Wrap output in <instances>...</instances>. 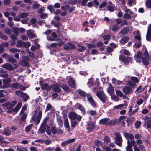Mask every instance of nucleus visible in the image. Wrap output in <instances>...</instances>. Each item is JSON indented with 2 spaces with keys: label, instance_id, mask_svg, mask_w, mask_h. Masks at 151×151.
Returning <instances> with one entry per match:
<instances>
[{
  "label": "nucleus",
  "instance_id": "603ef678",
  "mask_svg": "<svg viewBox=\"0 0 151 151\" xmlns=\"http://www.w3.org/2000/svg\"><path fill=\"white\" fill-rule=\"evenodd\" d=\"M19 86H20V85L19 83H14L12 84L11 87L12 88L17 89L19 88Z\"/></svg>",
  "mask_w": 151,
  "mask_h": 151
},
{
  "label": "nucleus",
  "instance_id": "423d86ee",
  "mask_svg": "<svg viewBox=\"0 0 151 151\" xmlns=\"http://www.w3.org/2000/svg\"><path fill=\"white\" fill-rule=\"evenodd\" d=\"M86 97L88 101L91 104L92 106L96 107V103L94 100L92 98L91 93H88Z\"/></svg>",
  "mask_w": 151,
  "mask_h": 151
},
{
  "label": "nucleus",
  "instance_id": "473e14b6",
  "mask_svg": "<svg viewBox=\"0 0 151 151\" xmlns=\"http://www.w3.org/2000/svg\"><path fill=\"white\" fill-rule=\"evenodd\" d=\"M78 93L81 96L84 98L87 95V94L85 91H82L81 90H79L78 91Z\"/></svg>",
  "mask_w": 151,
  "mask_h": 151
},
{
  "label": "nucleus",
  "instance_id": "6ab92c4d",
  "mask_svg": "<svg viewBox=\"0 0 151 151\" xmlns=\"http://www.w3.org/2000/svg\"><path fill=\"white\" fill-rule=\"evenodd\" d=\"M61 88L67 92H69L70 91L69 87L65 84L61 85Z\"/></svg>",
  "mask_w": 151,
  "mask_h": 151
},
{
  "label": "nucleus",
  "instance_id": "680f3d73",
  "mask_svg": "<svg viewBox=\"0 0 151 151\" xmlns=\"http://www.w3.org/2000/svg\"><path fill=\"white\" fill-rule=\"evenodd\" d=\"M78 108L83 113H85V109L83 106L81 105H80L78 106Z\"/></svg>",
  "mask_w": 151,
  "mask_h": 151
},
{
  "label": "nucleus",
  "instance_id": "412c9836",
  "mask_svg": "<svg viewBox=\"0 0 151 151\" xmlns=\"http://www.w3.org/2000/svg\"><path fill=\"white\" fill-rule=\"evenodd\" d=\"M142 50H144L143 54L145 57L147 59H149V55L147 48L145 46H144V47L142 49Z\"/></svg>",
  "mask_w": 151,
  "mask_h": 151
},
{
  "label": "nucleus",
  "instance_id": "f8f14e48",
  "mask_svg": "<svg viewBox=\"0 0 151 151\" xmlns=\"http://www.w3.org/2000/svg\"><path fill=\"white\" fill-rule=\"evenodd\" d=\"M130 30L129 27H126L122 28L119 33L122 34L123 35H126L129 32Z\"/></svg>",
  "mask_w": 151,
  "mask_h": 151
},
{
  "label": "nucleus",
  "instance_id": "c03bdc74",
  "mask_svg": "<svg viewBox=\"0 0 151 151\" xmlns=\"http://www.w3.org/2000/svg\"><path fill=\"white\" fill-rule=\"evenodd\" d=\"M95 145L97 147H99V146L102 145H103L102 142L99 140H95L94 142Z\"/></svg>",
  "mask_w": 151,
  "mask_h": 151
},
{
  "label": "nucleus",
  "instance_id": "13d9d810",
  "mask_svg": "<svg viewBox=\"0 0 151 151\" xmlns=\"http://www.w3.org/2000/svg\"><path fill=\"white\" fill-rule=\"evenodd\" d=\"M124 18L127 19H130L131 18V16L128 13H125L124 16Z\"/></svg>",
  "mask_w": 151,
  "mask_h": 151
},
{
  "label": "nucleus",
  "instance_id": "0eeeda50",
  "mask_svg": "<svg viewBox=\"0 0 151 151\" xmlns=\"http://www.w3.org/2000/svg\"><path fill=\"white\" fill-rule=\"evenodd\" d=\"M61 84H54L52 86L53 91L54 92L60 93L61 90Z\"/></svg>",
  "mask_w": 151,
  "mask_h": 151
},
{
  "label": "nucleus",
  "instance_id": "39448f33",
  "mask_svg": "<svg viewBox=\"0 0 151 151\" xmlns=\"http://www.w3.org/2000/svg\"><path fill=\"white\" fill-rule=\"evenodd\" d=\"M127 145L126 147V151H133L132 146L135 145V141L134 140H132L130 141L129 139H127Z\"/></svg>",
  "mask_w": 151,
  "mask_h": 151
},
{
  "label": "nucleus",
  "instance_id": "79ce46f5",
  "mask_svg": "<svg viewBox=\"0 0 151 151\" xmlns=\"http://www.w3.org/2000/svg\"><path fill=\"white\" fill-rule=\"evenodd\" d=\"M33 125V124H31L26 127L25 128V132H30L31 129L32 128Z\"/></svg>",
  "mask_w": 151,
  "mask_h": 151
},
{
  "label": "nucleus",
  "instance_id": "58836bf2",
  "mask_svg": "<svg viewBox=\"0 0 151 151\" xmlns=\"http://www.w3.org/2000/svg\"><path fill=\"white\" fill-rule=\"evenodd\" d=\"M141 122L140 121H137L135 123V126L136 129L139 128L141 125Z\"/></svg>",
  "mask_w": 151,
  "mask_h": 151
},
{
  "label": "nucleus",
  "instance_id": "9b49d317",
  "mask_svg": "<svg viewBox=\"0 0 151 151\" xmlns=\"http://www.w3.org/2000/svg\"><path fill=\"white\" fill-rule=\"evenodd\" d=\"M41 88L42 90H46L48 91L52 88V86L51 85H49L47 83H45L41 85Z\"/></svg>",
  "mask_w": 151,
  "mask_h": 151
},
{
  "label": "nucleus",
  "instance_id": "a19ab883",
  "mask_svg": "<svg viewBox=\"0 0 151 151\" xmlns=\"http://www.w3.org/2000/svg\"><path fill=\"white\" fill-rule=\"evenodd\" d=\"M51 131L54 134L57 133L58 131L55 126H52L51 127Z\"/></svg>",
  "mask_w": 151,
  "mask_h": 151
},
{
  "label": "nucleus",
  "instance_id": "c9c22d12",
  "mask_svg": "<svg viewBox=\"0 0 151 151\" xmlns=\"http://www.w3.org/2000/svg\"><path fill=\"white\" fill-rule=\"evenodd\" d=\"M103 140L105 143H108L110 141L111 139L109 136H106L104 137Z\"/></svg>",
  "mask_w": 151,
  "mask_h": 151
},
{
  "label": "nucleus",
  "instance_id": "3c124183",
  "mask_svg": "<svg viewBox=\"0 0 151 151\" xmlns=\"http://www.w3.org/2000/svg\"><path fill=\"white\" fill-rule=\"evenodd\" d=\"M64 125L65 127L67 128H69V125L67 119H66L64 120Z\"/></svg>",
  "mask_w": 151,
  "mask_h": 151
},
{
  "label": "nucleus",
  "instance_id": "1a4fd4ad",
  "mask_svg": "<svg viewBox=\"0 0 151 151\" xmlns=\"http://www.w3.org/2000/svg\"><path fill=\"white\" fill-rule=\"evenodd\" d=\"M132 88L129 86H125L123 89L122 91L125 95L130 94L131 93Z\"/></svg>",
  "mask_w": 151,
  "mask_h": 151
},
{
  "label": "nucleus",
  "instance_id": "7c9ffc66",
  "mask_svg": "<svg viewBox=\"0 0 151 151\" xmlns=\"http://www.w3.org/2000/svg\"><path fill=\"white\" fill-rule=\"evenodd\" d=\"M16 150L18 151H28L27 147H19L17 148Z\"/></svg>",
  "mask_w": 151,
  "mask_h": 151
},
{
  "label": "nucleus",
  "instance_id": "4be33fe9",
  "mask_svg": "<svg viewBox=\"0 0 151 151\" xmlns=\"http://www.w3.org/2000/svg\"><path fill=\"white\" fill-rule=\"evenodd\" d=\"M6 71H3L2 69L0 68V76L3 78H7L8 77V74L6 73Z\"/></svg>",
  "mask_w": 151,
  "mask_h": 151
},
{
  "label": "nucleus",
  "instance_id": "0e129e2a",
  "mask_svg": "<svg viewBox=\"0 0 151 151\" xmlns=\"http://www.w3.org/2000/svg\"><path fill=\"white\" fill-rule=\"evenodd\" d=\"M4 32L8 35H10L12 32L11 30L8 28H6L4 29Z\"/></svg>",
  "mask_w": 151,
  "mask_h": 151
},
{
  "label": "nucleus",
  "instance_id": "7ed1b4c3",
  "mask_svg": "<svg viewBox=\"0 0 151 151\" xmlns=\"http://www.w3.org/2000/svg\"><path fill=\"white\" fill-rule=\"evenodd\" d=\"M30 60V59L27 56H23L21 61L20 64L23 66L28 67L29 66V64L28 62Z\"/></svg>",
  "mask_w": 151,
  "mask_h": 151
},
{
  "label": "nucleus",
  "instance_id": "c85d7f7f",
  "mask_svg": "<svg viewBox=\"0 0 151 151\" xmlns=\"http://www.w3.org/2000/svg\"><path fill=\"white\" fill-rule=\"evenodd\" d=\"M116 95L120 97H124L125 98L126 96L125 95H124L122 92L119 90H117L116 91Z\"/></svg>",
  "mask_w": 151,
  "mask_h": 151
},
{
  "label": "nucleus",
  "instance_id": "aec40b11",
  "mask_svg": "<svg viewBox=\"0 0 151 151\" xmlns=\"http://www.w3.org/2000/svg\"><path fill=\"white\" fill-rule=\"evenodd\" d=\"M77 114L76 112H71L69 114V118L72 120H73L76 119Z\"/></svg>",
  "mask_w": 151,
  "mask_h": 151
},
{
  "label": "nucleus",
  "instance_id": "a211bd4d",
  "mask_svg": "<svg viewBox=\"0 0 151 151\" xmlns=\"http://www.w3.org/2000/svg\"><path fill=\"white\" fill-rule=\"evenodd\" d=\"M6 78V79H3V83L6 85V88H7L9 86V83L11 81V80L10 78L8 77L5 78Z\"/></svg>",
  "mask_w": 151,
  "mask_h": 151
},
{
  "label": "nucleus",
  "instance_id": "e433bc0d",
  "mask_svg": "<svg viewBox=\"0 0 151 151\" xmlns=\"http://www.w3.org/2000/svg\"><path fill=\"white\" fill-rule=\"evenodd\" d=\"M17 102L16 100H13L11 103L10 102V105L9 106V108L12 109L17 104Z\"/></svg>",
  "mask_w": 151,
  "mask_h": 151
},
{
  "label": "nucleus",
  "instance_id": "20e7f679",
  "mask_svg": "<svg viewBox=\"0 0 151 151\" xmlns=\"http://www.w3.org/2000/svg\"><path fill=\"white\" fill-rule=\"evenodd\" d=\"M116 141L114 142L115 143L120 147L122 146V140L120 134L119 133H117L116 135Z\"/></svg>",
  "mask_w": 151,
  "mask_h": 151
},
{
  "label": "nucleus",
  "instance_id": "49530a36",
  "mask_svg": "<svg viewBox=\"0 0 151 151\" xmlns=\"http://www.w3.org/2000/svg\"><path fill=\"white\" fill-rule=\"evenodd\" d=\"M116 121H114L111 120L109 122H108L106 124V126H111L115 124L116 123Z\"/></svg>",
  "mask_w": 151,
  "mask_h": 151
},
{
  "label": "nucleus",
  "instance_id": "6e6552de",
  "mask_svg": "<svg viewBox=\"0 0 151 151\" xmlns=\"http://www.w3.org/2000/svg\"><path fill=\"white\" fill-rule=\"evenodd\" d=\"M142 56V52L139 50L138 51L137 54L134 56V58L137 62L140 63L141 62L140 59H141L142 58H143Z\"/></svg>",
  "mask_w": 151,
  "mask_h": 151
},
{
  "label": "nucleus",
  "instance_id": "774afa93",
  "mask_svg": "<svg viewBox=\"0 0 151 151\" xmlns=\"http://www.w3.org/2000/svg\"><path fill=\"white\" fill-rule=\"evenodd\" d=\"M77 124V122L75 120H73L71 121V126L72 127L75 128Z\"/></svg>",
  "mask_w": 151,
  "mask_h": 151
},
{
  "label": "nucleus",
  "instance_id": "9d476101",
  "mask_svg": "<svg viewBox=\"0 0 151 151\" xmlns=\"http://www.w3.org/2000/svg\"><path fill=\"white\" fill-rule=\"evenodd\" d=\"M2 67L9 71H12L14 70L13 67L9 63H6L2 65Z\"/></svg>",
  "mask_w": 151,
  "mask_h": 151
},
{
  "label": "nucleus",
  "instance_id": "a18cd8bd",
  "mask_svg": "<svg viewBox=\"0 0 151 151\" xmlns=\"http://www.w3.org/2000/svg\"><path fill=\"white\" fill-rule=\"evenodd\" d=\"M30 43L29 42H23L22 46L25 48H27L30 46Z\"/></svg>",
  "mask_w": 151,
  "mask_h": 151
},
{
  "label": "nucleus",
  "instance_id": "5701e85b",
  "mask_svg": "<svg viewBox=\"0 0 151 151\" xmlns=\"http://www.w3.org/2000/svg\"><path fill=\"white\" fill-rule=\"evenodd\" d=\"M2 134L4 135L9 136L11 135V131L8 128H6L4 129Z\"/></svg>",
  "mask_w": 151,
  "mask_h": 151
},
{
  "label": "nucleus",
  "instance_id": "dca6fc26",
  "mask_svg": "<svg viewBox=\"0 0 151 151\" xmlns=\"http://www.w3.org/2000/svg\"><path fill=\"white\" fill-rule=\"evenodd\" d=\"M124 136L126 138L127 140L129 139L130 140H134V137L133 134L131 133H125L124 134Z\"/></svg>",
  "mask_w": 151,
  "mask_h": 151
},
{
  "label": "nucleus",
  "instance_id": "6e6d98bb",
  "mask_svg": "<svg viewBox=\"0 0 151 151\" xmlns=\"http://www.w3.org/2000/svg\"><path fill=\"white\" fill-rule=\"evenodd\" d=\"M103 38L104 40H109L111 39V36L109 35H106L103 36Z\"/></svg>",
  "mask_w": 151,
  "mask_h": 151
},
{
  "label": "nucleus",
  "instance_id": "864d4df0",
  "mask_svg": "<svg viewBox=\"0 0 151 151\" xmlns=\"http://www.w3.org/2000/svg\"><path fill=\"white\" fill-rule=\"evenodd\" d=\"M68 44L69 45L70 50L71 49H75L76 48V46L71 42H68Z\"/></svg>",
  "mask_w": 151,
  "mask_h": 151
},
{
  "label": "nucleus",
  "instance_id": "cd10ccee",
  "mask_svg": "<svg viewBox=\"0 0 151 151\" xmlns=\"http://www.w3.org/2000/svg\"><path fill=\"white\" fill-rule=\"evenodd\" d=\"M27 34L29 38L32 39L35 37L34 34L31 32L30 30H28L27 32Z\"/></svg>",
  "mask_w": 151,
  "mask_h": 151
},
{
  "label": "nucleus",
  "instance_id": "e2e57ef3",
  "mask_svg": "<svg viewBox=\"0 0 151 151\" xmlns=\"http://www.w3.org/2000/svg\"><path fill=\"white\" fill-rule=\"evenodd\" d=\"M13 32L17 35H18L19 33V28H14V29Z\"/></svg>",
  "mask_w": 151,
  "mask_h": 151
},
{
  "label": "nucleus",
  "instance_id": "4d7b16f0",
  "mask_svg": "<svg viewBox=\"0 0 151 151\" xmlns=\"http://www.w3.org/2000/svg\"><path fill=\"white\" fill-rule=\"evenodd\" d=\"M52 107V106L50 104H48L46 106V108L45 110V112H46L50 110L51 109Z\"/></svg>",
  "mask_w": 151,
  "mask_h": 151
},
{
  "label": "nucleus",
  "instance_id": "b1692460",
  "mask_svg": "<svg viewBox=\"0 0 151 151\" xmlns=\"http://www.w3.org/2000/svg\"><path fill=\"white\" fill-rule=\"evenodd\" d=\"M22 93L23 94H21V96L23 99L24 101L26 102L29 98V97L24 92Z\"/></svg>",
  "mask_w": 151,
  "mask_h": 151
},
{
  "label": "nucleus",
  "instance_id": "a878e982",
  "mask_svg": "<svg viewBox=\"0 0 151 151\" xmlns=\"http://www.w3.org/2000/svg\"><path fill=\"white\" fill-rule=\"evenodd\" d=\"M7 60L8 62L12 63H14L17 62V60L14 58L13 56L12 57L10 55L8 58Z\"/></svg>",
  "mask_w": 151,
  "mask_h": 151
},
{
  "label": "nucleus",
  "instance_id": "8fccbe9b",
  "mask_svg": "<svg viewBox=\"0 0 151 151\" xmlns=\"http://www.w3.org/2000/svg\"><path fill=\"white\" fill-rule=\"evenodd\" d=\"M131 79L135 83H136L139 82V80L138 78L136 77H131Z\"/></svg>",
  "mask_w": 151,
  "mask_h": 151
},
{
  "label": "nucleus",
  "instance_id": "ddd939ff",
  "mask_svg": "<svg viewBox=\"0 0 151 151\" xmlns=\"http://www.w3.org/2000/svg\"><path fill=\"white\" fill-rule=\"evenodd\" d=\"M95 127V125L94 124L90 122L87 125L86 129L90 132H92Z\"/></svg>",
  "mask_w": 151,
  "mask_h": 151
},
{
  "label": "nucleus",
  "instance_id": "f3484780",
  "mask_svg": "<svg viewBox=\"0 0 151 151\" xmlns=\"http://www.w3.org/2000/svg\"><path fill=\"white\" fill-rule=\"evenodd\" d=\"M22 105V103L19 102L18 103L15 107L13 109V111L15 113L17 112L21 107Z\"/></svg>",
  "mask_w": 151,
  "mask_h": 151
},
{
  "label": "nucleus",
  "instance_id": "5fc2aeb1",
  "mask_svg": "<svg viewBox=\"0 0 151 151\" xmlns=\"http://www.w3.org/2000/svg\"><path fill=\"white\" fill-rule=\"evenodd\" d=\"M57 123L60 126H62L63 125V123L61 119L60 118H57Z\"/></svg>",
  "mask_w": 151,
  "mask_h": 151
},
{
  "label": "nucleus",
  "instance_id": "f03ea898",
  "mask_svg": "<svg viewBox=\"0 0 151 151\" xmlns=\"http://www.w3.org/2000/svg\"><path fill=\"white\" fill-rule=\"evenodd\" d=\"M119 60L121 61L126 65H127L130 62H132V58L131 57H125L123 55H120L119 57Z\"/></svg>",
  "mask_w": 151,
  "mask_h": 151
},
{
  "label": "nucleus",
  "instance_id": "052dcab7",
  "mask_svg": "<svg viewBox=\"0 0 151 151\" xmlns=\"http://www.w3.org/2000/svg\"><path fill=\"white\" fill-rule=\"evenodd\" d=\"M23 42L21 40L18 41L17 44V46L18 47H21L23 46Z\"/></svg>",
  "mask_w": 151,
  "mask_h": 151
},
{
  "label": "nucleus",
  "instance_id": "ea45409f",
  "mask_svg": "<svg viewBox=\"0 0 151 151\" xmlns=\"http://www.w3.org/2000/svg\"><path fill=\"white\" fill-rule=\"evenodd\" d=\"M134 118L133 117L130 118L129 119H127L126 121L128 124H132L134 121Z\"/></svg>",
  "mask_w": 151,
  "mask_h": 151
},
{
  "label": "nucleus",
  "instance_id": "f257e3e1",
  "mask_svg": "<svg viewBox=\"0 0 151 151\" xmlns=\"http://www.w3.org/2000/svg\"><path fill=\"white\" fill-rule=\"evenodd\" d=\"M96 95L103 104H105L108 101L107 96L104 93L98 91L96 93Z\"/></svg>",
  "mask_w": 151,
  "mask_h": 151
},
{
  "label": "nucleus",
  "instance_id": "37998d69",
  "mask_svg": "<svg viewBox=\"0 0 151 151\" xmlns=\"http://www.w3.org/2000/svg\"><path fill=\"white\" fill-rule=\"evenodd\" d=\"M55 147H48L44 149V151H54L55 150Z\"/></svg>",
  "mask_w": 151,
  "mask_h": 151
},
{
  "label": "nucleus",
  "instance_id": "4c0bfd02",
  "mask_svg": "<svg viewBox=\"0 0 151 151\" xmlns=\"http://www.w3.org/2000/svg\"><path fill=\"white\" fill-rule=\"evenodd\" d=\"M10 105V101H7L4 104H2V106L5 107H6L7 109L8 110L11 109H9V106Z\"/></svg>",
  "mask_w": 151,
  "mask_h": 151
},
{
  "label": "nucleus",
  "instance_id": "bb28decb",
  "mask_svg": "<svg viewBox=\"0 0 151 151\" xmlns=\"http://www.w3.org/2000/svg\"><path fill=\"white\" fill-rule=\"evenodd\" d=\"M45 125L43 124H42L39 129V131L41 133H43L45 130Z\"/></svg>",
  "mask_w": 151,
  "mask_h": 151
},
{
  "label": "nucleus",
  "instance_id": "69168bd1",
  "mask_svg": "<svg viewBox=\"0 0 151 151\" xmlns=\"http://www.w3.org/2000/svg\"><path fill=\"white\" fill-rule=\"evenodd\" d=\"M27 115L26 114H24L22 116L20 119L21 121L23 122L25 120L27 117Z\"/></svg>",
  "mask_w": 151,
  "mask_h": 151
},
{
  "label": "nucleus",
  "instance_id": "c756f323",
  "mask_svg": "<svg viewBox=\"0 0 151 151\" xmlns=\"http://www.w3.org/2000/svg\"><path fill=\"white\" fill-rule=\"evenodd\" d=\"M68 83L69 85L71 87L74 88L75 87V83L74 80H69Z\"/></svg>",
  "mask_w": 151,
  "mask_h": 151
},
{
  "label": "nucleus",
  "instance_id": "f704fd0d",
  "mask_svg": "<svg viewBox=\"0 0 151 151\" xmlns=\"http://www.w3.org/2000/svg\"><path fill=\"white\" fill-rule=\"evenodd\" d=\"M87 113L92 116H94L96 115L97 112L95 111L92 110L90 111H88L87 112Z\"/></svg>",
  "mask_w": 151,
  "mask_h": 151
},
{
  "label": "nucleus",
  "instance_id": "2f4dec72",
  "mask_svg": "<svg viewBox=\"0 0 151 151\" xmlns=\"http://www.w3.org/2000/svg\"><path fill=\"white\" fill-rule=\"evenodd\" d=\"M141 60H142V62L143 63V64L145 66H147L149 64V62L148 61V59L145 58H142Z\"/></svg>",
  "mask_w": 151,
  "mask_h": 151
},
{
  "label": "nucleus",
  "instance_id": "bf43d9fd",
  "mask_svg": "<svg viewBox=\"0 0 151 151\" xmlns=\"http://www.w3.org/2000/svg\"><path fill=\"white\" fill-rule=\"evenodd\" d=\"M28 15V14L27 13H21L20 14V17L22 18H26Z\"/></svg>",
  "mask_w": 151,
  "mask_h": 151
},
{
  "label": "nucleus",
  "instance_id": "72a5a7b5",
  "mask_svg": "<svg viewBox=\"0 0 151 151\" xmlns=\"http://www.w3.org/2000/svg\"><path fill=\"white\" fill-rule=\"evenodd\" d=\"M151 119H150L145 122V124H146L147 127L148 128H151Z\"/></svg>",
  "mask_w": 151,
  "mask_h": 151
},
{
  "label": "nucleus",
  "instance_id": "393cba45",
  "mask_svg": "<svg viewBox=\"0 0 151 151\" xmlns=\"http://www.w3.org/2000/svg\"><path fill=\"white\" fill-rule=\"evenodd\" d=\"M120 28L119 26L117 24H115L112 27V30L113 32H116L119 30Z\"/></svg>",
  "mask_w": 151,
  "mask_h": 151
},
{
  "label": "nucleus",
  "instance_id": "09e8293b",
  "mask_svg": "<svg viewBox=\"0 0 151 151\" xmlns=\"http://www.w3.org/2000/svg\"><path fill=\"white\" fill-rule=\"evenodd\" d=\"M70 6L68 5H65V6H62L61 7V9L62 10L66 11L69 8Z\"/></svg>",
  "mask_w": 151,
  "mask_h": 151
},
{
  "label": "nucleus",
  "instance_id": "4468645a",
  "mask_svg": "<svg viewBox=\"0 0 151 151\" xmlns=\"http://www.w3.org/2000/svg\"><path fill=\"white\" fill-rule=\"evenodd\" d=\"M110 120L109 118H104L101 119L99 121V124L100 125H106L108 123Z\"/></svg>",
  "mask_w": 151,
  "mask_h": 151
},
{
  "label": "nucleus",
  "instance_id": "338daca9",
  "mask_svg": "<svg viewBox=\"0 0 151 151\" xmlns=\"http://www.w3.org/2000/svg\"><path fill=\"white\" fill-rule=\"evenodd\" d=\"M107 7L108 10L111 12H112L114 11L115 9L114 6H108Z\"/></svg>",
  "mask_w": 151,
  "mask_h": 151
},
{
  "label": "nucleus",
  "instance_id": "2eb2a0df",
  "mask_svg": "<svg viewBox=\"0 0 151 151\" xmlns=\"http://www.w3.org/2000/svg\"><path fill=\"white\" fill-rule=\"evenodd\" d=\"M129 40V37L127 36H125L124 37L121 38L119 42L122 45H124Z\"/></svg>",
  "mask_w": 151,
  "mask_h": 151
},
{
  "label": "nucleus",
  "instance_id": "de8ad7c7",
  "mask_svg": "<svg viewBox=\"0 0 151 151\" xmlns=\"http://www.w3.org/2000/svg\"><path fill=\"white\" fill-rule=\"evenodd\" d=\"M145 5L147 8H151V0H147L146 1Z\"/></svg>",
  "mask_w": 151,
  "mask_h": 151
}]
</instances>
